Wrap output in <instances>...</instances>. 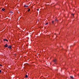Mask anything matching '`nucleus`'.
<instances>
[{"instance_id": "obj_6", "label": "nucleus", "mask_w": 79, "mask_h": 79, "mask_svg": "<svg viewBox=\"0 0 79 79\" xmlns=\"http://www.w3.org/2000/svg\"><path fill=\"white\" fill-rule=\"evenodd\" d=\"M70 77L72 79H74V78H73V76H70Z\"/></svg>"}, {"instance_id": "obj_1", "label": "nucleus", "mask_w": 79, "mask_h": 79, "mask_svg": "<svg viewBox=\"0 0 79 79\" xmlns=\"http://www.w3.org/2000/svg\"><path fill=\"white\" fill-rule=\"evenodd\" d=\"M8 48H9V49H11V46L9 45L8 47Z\"/></svg>"}, {"instance_id": "obj_4", "label": "nucleus", "mask_w": 79, "mask_h": 79, "mask_svg": "<svg viewBox=\"0 0 79 79\" xmlns=\"http://www.w3.org/2000/svg\"><path fill=\"white\" fill-rule=\"evenodd\" d=\"M53 61L54 62V63H56V59H55Z\"/></svg>"}, {"instance_id": "obj_11", "label": "nucleus", "mask_w": 79, "mask_h": 79, "mask_svg": "<svg viewBox=\"0 0 79 79\" xmlns=\"http://www.w3.org/2000/svg\"><path fill=\"white\" fill-rule=\"evenodd\" d=\"M10 13H13V11H10Z\"/></svg>"}, {"instance_id": "obj_14", "label": "nucleus", "mask_w": 79, "mask_h": 79, "mask_svg": "<svg viewBox=\"0 0 79 79\" xmlns=\"http://www.w3.org/2000/svg\"><path fill=\"white\" fill-rule=\"evenodd\" d=\"M37 11H39V9H37Z\"/></svg>"}, {"instance_id": "obj_12", "label": "nucleus", "mask_w": 79, "mask_h": 79, "mask_svg": "<svg viewBox=\"0 0 79 79\" xmlns=\"http://www.w3.org/2000/svg\"><path fill=\"white\" fill-rule=\"evenodd\" d=\"M24 7H26V5H24Z\"/></svg>"}, {"instance_id": "obj_10", "label": "nucleus", "mask_w": 79, "mask_h": 79, "mask_svg": "<svg viewBox=\"0 0 79 79\" xmlns=\"http://www.w3.org/2000/svg\"><path fill=\"white\" fill-rule=\"evenodd\" d=\"M47 24H48V23H46L45 24L46 25H47Z\"/></svg>"}, {"instance_id": "obj_16", "label": "nucleus", "mask_w": 79, "mask_h": 79, "mask_svg": "<svg viewBox=\"0 0 79 79\" xmlns=\"http://www.w3.org/2000/svg\"><path fill=\"white\" fill-rule=\"evenodd\" d=\"M52 23H54V21H52Z\"/></svg>"}, {"instance_id": "obj_18", "label": "nucleus", "mask_w": 79, "mask_h": 79, "mask_svg": "<svg viewBox=\"0 0 79 79\" xmlns=\"http://www.w3.org/2000/svg\"><path fill=\"white\" fill-rule=\"evenodd\" d=\"M28 6H27H27H26V7H27Z\"/></svg>"}, {"instance_id": "obj_7", "label": "nucleus", "mask_w": 79, "mask_h": 79, "mask_svg": "<svg viewBox=\"0 0 79 79\" xmlns=\"http://www.w3.org/2000/svg\"><path fill=\"white\" fill-rule=\"evenodd\" d=\"M25 77L27 78V75H26L25 76Z\"/></svg>"}, {"instance_id": "obj_17", "label": "nucleus", "mask_w": 79, "mask_h": 79, "mask_svg": "<svg viewBox=\"0 0 79 79\" xmlns=\"http://www.w3.org/2000/svg\"><path fill=\"white\" fill-rule=\"evenodd\" d=\"M73 16H74V14H72Z\"/></svg>"}, {"instance_id": "obj_8", "label": "nucleus", "mask_w": 79, "mask_h": 79, "mask_svg": "<svg viewBox=\"0 0 79 79\" xmlns=\"http://www.w3.org/2000/svg\"><path fill=\"white\" fill-rule=\"evenodd\" d=\"M56 21H58V20H57V19H55Z\"/></svg>"}, {"instance_id": "obj_13", "label": "nucleus", "mask_w": 79, "mask_h": 79, "mask_svg": "<svg viewBox=\"0 0 79 79\" xmlns=\"http://www.w3.org/2000/svg\"><path fill=\"white\" fill-rule=\"evenodd\" d=\"M2 72V70H0V73H1Z\"/></svg>"}, {"instance_id": "obj_2", "label": "nucleus", "mask_w": 79, "mask_h": 79, "mask_svg": "<svg viewBox=\"0 0 79 79\" xmlns=\"http://www.w3.org/2000/svg\"><path fill=\"white\" fill-rule=\"evenodd\" d=\"M8 45H7V44H6L4 46V47H8Z\"/></svg>"}, {"instance_id": "obj_9", "label": "nucleus", "mask_w": 79, "mask_h": 79, "mask_svg": "<svg viewBox=\"0 0 79 79\" xmlns=\"http://www.w3.org/2000/svg\"><path fill=\"white\" fill-rule=\"evenodd\" d=\"M30 11V9H28V10H27V11Z\"/></svg>"}, {"instance_id": "obj_15", "label": "nucleus", "mask_w": 79, "mask_h": 79, "mask_svg": "<svg viewBox=\"0 0 79 79\" xmlns=\"http://www.w3.org/2000/svg\"><path fill=\"white\" fill-rule=\"evenodd\" d=\"M0 66H2V65L0 64Z\"/></svg>"}, {"instance_id": "obj_3", "label": "nucleus", "mask_w": 79, "mask_h": 79, "mask_svg": "<svg viewBox=\"0 0 79 79\" xmlns=\"http://www.w3.org/2000/svg\"><path fill=\"white\" fill-rule=\"evenodd\" d=\"M4 41H6L7 42H8V40H6V39H4L3 40Z\"/></svg>"}, {"instance_id": "obj_5", "label": "nucleus", "mask_w": 79, "mask_h": 79, "mask_svg": "<svg viewBox=\"0 0 79 79\" xmlns=\"http://www.w3.org/2000/svg\"><path fill=\"white\" fill-rule=\"evenodd\" d=\"M2 11H5V8H3L2 9Z\"/></svg>"}]
</instances>
